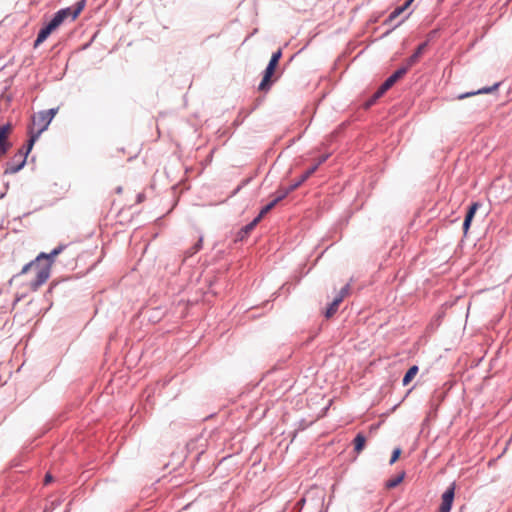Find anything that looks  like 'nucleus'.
I'll use <instances>...</instances> for the list:
<instances>
[{"instance_id":"4468645a","label":"nucleus","mask_w":512,"mask_h":512,"mask_svg":"<svg viewBox=\"0 0 512 512\" xmlns=\"http://www.w3.org/2000/svg\"><path fill=\"white\" fill-rule=\"evenodd\" d=\"M366 438L362 433H358L354 438V450L356 453H360L365 447Z\"/></svg>"},{"instance_id":"bb28decb","label":"nucleus","mask_w":512,"mask_h":512,"mask_svg":"<svg viewBox=\"0 0 512 512\" xmlns=\"http://www.w3.org/2000/svg\"><path fill=\"white\" fill-rule=\"evenodd\" d=\"M387 90H389V87H384V83H382L378 90L375 92L374 99L380 98L382 95L385 94Z\"/></svg>"},{"instance_id":"72a5a7b5","label":"nucleus","mask_w":512,"mask_h":512,"mask_svg":"<svg viewBox=\"0 0 512 512\" xmlns=\"http://www.w3.org/2000/svg\"><path fill=\"white\" fill-rule=\"evenodd\" d=\"M144 198H145L144 194L139 193V194L137 195V202H138V203H141V202L144 200Z\"/></svg>"},{"instance_id":"f03ea898","label":"nucleus","mask_w":512,"mask_h":512,"mask_svg":"<svg viewBox=\"0 0 512 512\" xmlns=\"http://www.w3.org/2000/svg\"><path fill=\"white\" fill-rule=\"evenodd\" d=\"M86 0H79L70 7L59 10L54 14L48 24L39 32H52L68 23L73 22L84 10Z\"/></svg>"},{"instance_id":"393cba45","label":"nucleus","mask_w":512,"mask_h":512,"mask_svg":"<svg viewBox=\"0 0 512 512\" xmlns=\"http://www.w3.org/2000/svg\"><path fill=\"white\" fill-rule=\"evenodd\" d=\"M453 502L442 500L439 512H450Z\"/></svg>"},{"instance_id":"2eb2a0df","label":"nucleus","mask_w":512,"mask_h":512,"mask_svg":"<svg viewBox=\"0 0 512 512\" xmlns=\"http://www.w3.org/2000/svg\"><path fill=\"white\" fill-rule=\"evenodd\" d=\"M295 189H292V185L287 188H280L275 193V198L273 199L277 204L286 198L289 193L293 192Z\"/></svg>"},{"instance_id":"a878e982","label":"nucleus","mask_w":512,"mask_h":512,"mask_svg":"<svg viewBox=\"0 0 512 512\" xmlns=\"http://www.w3.org/2000/svg\"><path fill=\"white\" fill-rule=\"evenodd\" d=\"M400 454H401V449L399 447L395 448L392 452V456H391V459L389 461V464L392 465L394 464L398 458L400 457Z\"/></svg>"},{"instance_id":"1a4fd4ad","label":"nucleus","mask_w":512,"mask_h":512,"mask_svg":"<svg viewBox=\"0 0 512 512\" xmlns=\"http://www.w3.org/2000/svg\"><path fill=\"white\" fill-rule=\"evenodd\" d=\"M408 71V67H401L390 75L383 83L384 87L388 86L389 89L396 83L398 79L404 76Z\"/></svg>"},{"instance_id":"a211bd4d","label":"nucleus","mask_w":512,"mask_h":512,"mask_svg":"<svg viewBox=\"0 0 512 512\" xmlns=\"http://www.w3.org/2000/svg\"><path fill=\"white\" fill-rule=\"evenodd\" d=\"M12 147V143L10 141H5L1 136H0V158L5 156L8 151L11 149Z\"/></svg>"},{"instance_id":"9d476101","label":"nucleus","mask_w":512,"mask_h":512,"mask_svg":"<svg viewBox=\"0 0 512 512\" xmlns=\"http://www.w3.org/2000/svg\"><path fill=\"white\" fill-rule=\"evenodd\" d=\"M260 222V218H254L249 224L245 225L238 232L237 238L242 240L244 239Z\"/></svg>"},{"instance_id":"6e6552de","label":"nucleus","mask_w":512,"mask_h":512,"mask_svg":"<svg viewBox=\"0 0 512 512\" xmlns=\"http://www.w3.org/2000/svg\"><path fill=\"white\" fill-rule=\"evenodd\" d=\"M500 86V83H495L494 85L490 86V87H483V88H480L478 89L477 91H472V92H467V93H463V94H460L458 95V99H464V98H467V97H470V96H474V95H478V94H487V93H491L493 91H496L498 89V87Z\"/></svg>"},{"instance_id":"9b49d317","label":"nucleus","mask_w":512,"mask_h":512,"mask_svg":"<svg viewBox=\"0 0 512 512\" xmlns=\"http://www.w3.org/2000/svg\"><path fill=\"white\" fill-rule=\"evenodd\" d=\"M317 170V166L310 167L307 171H305L300 178L294 182L292 185V189H297L302 183H304L313 173Z\"/></svg>"},{"instance_id":"e433bc0d","label":"nucleus","mask_w":512,"mask_h":512,"mask_svg":"<svg viewBox=\"0 0 512 512\" xmlns=\"http://www.w3.org/2000/svg\"><path fill=\"white\" fill-rule=\"evenodd\" d=\"M121 190H122V189H121V187H119V188L117 189V192H118V193H120V192H121Z\"/></svg>"},{"instance_id":"cd10ccee","label":"nucleus","mask_w":512,"mask_h":512,"mask_svg":"<svg viewBox=\"0 0 512 512\" xmlns=\"http://www.w3.org/2000/svg\"><path fill=\"white\" fill-rule=\"evenodd\" d=\"M387 90H389V87H384V83H382L378 90L375 92L374 99L380 98L382 95L385 94Z\"/></svg>"},{"instance_id":"7ed1b4c3","label":"nucleus","mask_w":512,"mask_h":512,"mask_svg":"<svg viewBox=\"0 0 512 512\" xmlns=\"http://www.w3.org/2000/svg\"><path fill=\"white\" fill-rule=\"evenodd\" d=\"M58 112V108H51L42 110L33 116V126L31 130L39 133L40 135L48 128L49 124Z\"/></svg>"},{"instance_id":"473e14b6","label":"nucleus","mask_w":512,"mask_h":512,"mask_svg":"<svg viewBox=\"0 0 512 512\" xmlns=\"http://www.w3.org/2000/svg\"><path fill=\"white\" fill-rule=\"evenodd\" d=\"M471 222H472V219H468V218H465L464 219V222H463V230H464V233L466 234L470 228V225H471Z\"/></svg>"},{"instance_id":"dca6fc26","label":"nucleus","mask_w":512,"mask_h":512,"mask_svg":"<svg viewBox=\"0 0 512 512\" xmlns=\"http://www.w3.org/2000/svg\"><path fill=\"white\" fill-rule=\"evenodd\" d=\"M202 245H203V236H200L199 239L197 240V242L192 247H190L189 249H187L185 251V257H192L193 255H195L197 252H199L202 249Z\"/></svg>"},{"instance_id":"20e7f679","label":"nucleus","mask_w":512,"mask_h":512,"mask_svg":"<svg viewBox=\"0 0 512 512\" xmlns=\"http://www.w3.org/2000/svg\"><path fill=\"white\" fill-rule=\"evenodd\" d=\"M39 136H40L39 133L35 132L34 130H30V138H29L27 146H26V152H21L19 154V157L21 158V160L19 161V164L13 165L11 168H9V170L7 171L8 173H17L25 166L27 156L30 153V151L32 150L33 145L36 142V140L39 138Z\"/></svg>"},{"instance_id":"6ab92c4d","label":"nucleus","mask_w":512,"mask_h":512,"mask_svg":"<svg viewBox=\"0 0 512 512\" xmlns=\"http://www.w3.org/2000/svg\"><path fill=\"white\" fill-rule=\"evenodd\" d=\"M11 130H12V125L10 123H7V124H4V125L0 126V136L5 141H10L9 140V133L11 132Z\"/></svg>"},{"instance_id":"f3484780","label":"nucleus","mask_w":512,"mask_h":512,"mask_svg":"<svg viewBox=\"0 0 512 512\" xmlns=\"http://www.w3.org/2000/svg\"><path fill=\"white\" fill-rule=\"evenodd\" d=\"M404 477H405V472H401L399 475L389 479L386 482V487L388 489L395 488L396 486H398L403 481Z\"/></svg>"},{"instance_id":"f704fd0d","label":"nucleus","mask_w":512,"mask_h":512,"mask_svg":"<svg viewBox=\"0 0 512 512\" xmlns=\"http://www.w3.org/2000/svg\"><path fill=\"white\" fill-rule=\"evenodd\" d=\"M51 480H52V476L50 474H46L45 479H44L45 484L50 483Z\"/></svg>"},{"instance_id":"ddd939ff","label":"nucleus","mask_w":512,"mask_h":512,"mask_svg":"<svg viewBox=\"0 0 512 512\" xmlns=\"http://www.w3.org/2000/svg\"><path fill=\"white\" fill-rule=\"evenodd\" d=\"M341 303V298H334L333 301L329 304L328 308L325 311V317H332L338 310V307Z\"/></svg>"},{"instance_id":"423d86ee","label":"nucleus","mask_w":512,"mask_h":512,"mask_svg":"<svg viewBox=\"0 0 512 512\" xmlns=\"http://www.w3.org/2000/svg\"><path fill=\"white\" fill-rule=\"evenodd\" d=\"M413 0H407L405 1V3L399 7H397L388 17V20L390 22H393L395 19H397L398 17H401V19L399 20L398 23L402 22L404 19H406L409 15V13L407 12L410 4L412 3Z\"/></svg>"},{"instance_id":"0eeeda50","label":"nucleus","mask_w":512,"mask_h":512,"mask_svg":"<svg viewBox=\"0 0 512 512\" xmlns=\"http://www.w3.org/2000/svg\"><path fill=\"white\" fill-rule=\"evenodd\" d=\"M427 47V42L421 43L415 52L406 60V65L404 67H408V70L415 65L418 61L421 55L424 53L425 49Z\"/></svg>"},{"instance_id":"4be33fe9","label":"nucleus","mask_w":512,"mask_h":512,"mask_svg":"<svg viewBox=\"0 0 512 512\" xmlns=\"http://www.w3.org/2000/svg\"><path fill=\"white\" fill-rule=\"evenodd\" d=\"M480 207V203L479 202H473L469 208H468V211L466 213V216L465 218H468V219H472L474 218V215L477 211V209Z\"/></svg>"},{"instance_id":"c85d7f7f","label":"nucleus","mask_w":512,"mask_h":512,"mask_svg":"<svg viewBox=\"0 0 512 512\" xmlns=\"http://www.w3.org/2000/svg\"><path fill=\"white\" fill-rule=\"evenodd\" d=\"M387 90H389V87H384V83H382L378 90L375 92L374 99L380 98L382 95L385 94Z\"/></svg>"},{"instance_id":"7c9ffc66","label":"nucleus","mask_w":512,"mask_h":512,"mask_svg":"<svg viewBox=\"0 0 512 512\" xmlns=\"http://www.w3.org/2000/svg\"><path fill=\"white\" fill-rule=\"evenodd\" d=\"M50 34H38L37 39L34 42V48H37L41 43H43Z\"/></svg>"},{"instance_id":"412c9836","label":"nucleus","mask_w":512,"mask_h":512,"mask_svg":"<svg viewBox=\"0 0 512 512\" xmlns=\"http://www.w3.org/2000/svg\"><path fill=\"white\" fill-rule=\"evenodd\" d=\"M454 491H455V487H454V484H452L449 488H447V490L443 493L442 495V500L444 501H449V502H453V499H454Z\"/></svg>"},{"instance_id":"39448f33","label":"nucleus","mask_w":512,"mask_h":512,"mask_svg":"<svg viewBox=\"0 0 512 512\" xmlns=\"http://www.w3.org/2000/svg\"><path fill=\"white\" fill-rule=\"evenodd\" d=\"M276 64L275 63H268L265 71H264V75H263V78H262V81L260 82L259 86H258V89L260 91H266L270 88V85H271V77L276 69Z\"/></svg>"},{"instance_id":"b1692460","label":"nucleus","mask_w":512,"mask_h":512,"mask_svg":"<svg viewBox=\"0 0 512 512\" xmlns=\"http://www.w3.org/2000/svg\"><path fill=\"white\" fill-rule=\"evenodd\" d=\"M21 160V158L19 157V154H15L12 158V160L10 162L7 163V167L5 169V174H9L7 171L9 170V168H11L13 165H17L19 164V161Z\"/></svg>"},{"instance_id":"2f4dec72","label":"nucleus","mask_w":512,"mask_h":512,"mask_svg":"<svg viewBox=\"0 0 512 512\" xmlns=\"http://www.w3.org/2000/svg\"><path fill=\"white\" fill-rule=\"evenodd\" d=\"M329 157V154L322 155L318 158L317 162L313 166H317V168L324 163Z\"/></svg>"},{"instance_id":"c756f323","label":"nucleus","mask_w":512,"mask_h":512,"mask_svg":"<svg viewBox=\"0 0 512 512\" xmlns=\"http://www.w3.org/2000/svg\"><path fill=\"white\" fill-rule=\"evenodd\" d=\"M282 56V51L281 49H278L276 52H274L271 56V59H270V63H275L276 65L278 64L279 62V59L281 58Z\"/></svg>"},{"instance_id":"c9c22d12","label":"nucleus","mask_w":512,"mask_h":512,"mask_svg":"<svg viewBox=\"0 0 512 512\" xmlns=\"http://www.w3.org/2000/svg\"><path fill=\"white\" fill-rule=\"evenodd\" d=\"M21 152H26V147H22L16 154H20Z\"/></svg>"},{"instance_id":"f257e3e1","label":"nucleus","mask_w":512,"mask_h":512,"mask_svg":"<svg viewBox=\"0 0 512 512\" xmlns=\"http://www.w3.org/2000/svg\"><path fill=\"white\" fill-rule=\"evenodd\" d=\"M64 245H59L54 248L49 254L40 253L35 260L27 263L23 266L22 270L18 275L27 273L30 269H36V277L30 283V288L36 291L42 286L50 276V269L53 262V258L60 254L64 250Z\"/></svg>"},{"instance_id":"aec40b11","label":"nucleus","mask_w":512,"mask_h":512,"mask_svg":"<svg viewBox=\"0 0 512 512\" xmlns=\"http://www.w3.org/2000/svg\"><path fill=\"white\" fill-rule=\"evenodd\" d=\"M277 205V203L272 200L271 202H269L267 205H265L259 212L258 216L256 218H260V220L269 212L271 211L275 206Z\"/></svg>"},{"instance_id":"f8f14e48","label":"nucleus","mask_w":512,"mask_h":512,"mask_svg":"<svg viewBox=\"0 0 512 512\" xmlns=\"http://www.w3.org/2000/svg\"><path fill=\"white\" fill-rule=\"evenodd\" d=\"M418 371H419V368L417 365L411 366L403 377V380H402L403 385L404 386L408 385L412 381V379L416 376Z\"/></svg>"},{"instance_id":"5701e85b","label":"nucleus","mask_w":512,"mask_h":512,"mask_svg":"<svg viewBox=\"0 0 512 512\" xmlns=\"http://www.w3.org/2000/svg\"><path fill=\"white\" fill-rule=\"evenodd\" d=\"M350 291V284H346L344 287L341 288L338 295L335 298H341V302L344 300V298L349 294Z\"/></svg>"}]
</instances>
